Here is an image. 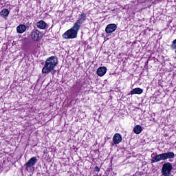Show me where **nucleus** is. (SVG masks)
<instances>
[{
	"label": "nucleus",
	"instance_id": "4468645a",
	"mask_svg": "<svg viewBox=\"0 0 176 176\" xmlns=\"http://www.w3.org/2000/svg\"><path fill=\"white\" fill-rule=\"evenodd\" d=\"M9 10L8 9H3L1 12H0V16H1V17H3V19H5V20H6V19H8V16H9Z\"/></svg>",
	"mask_w": 176,
	"mask_h": 176
},
{
	"label": "nucleus",
	"instance_id": "a211bd4d",
	"mask_svg": "<svg viewBox=\"0 0 176 176\" xmlns=\"http://www.w3.org/2000/svg\"><path fill=\"white\" fill-rule=\"evenodd\" d=\"M171 45H176V39H175Z\"/></svg>",
	"mask_w": 176,
	"mask_h": 176
},
{
	"label": "nucleus",
	"instance_id": "9b49d317",
	"mask_svg": "<svg viewBox=\"0 0 176 176\" xmlns=\"http://www.w3.org/2000/svg\"><path fill=\"white\" fill-rule=\"evenodd\" d=\"M26 30H27V28L25 27V25H23V24H20L16 28V32H18V34H24V32H25Z\"/></svg>",
	"mask_w": 176,
	"mask_h": 176
},
{
	"label": "nucleus",
	"instance_id": "dca6fc26",
	"mask_svg": "<svg viewBox=\"0 0 176 176\" xmlns=\"http://www.w3.org/2000/svg\"><path fill=\"white\" fill-rule=\"evenodd\" d=\"M94 170L96 171V173H98L100 171V168H98V166H96L94 168Z\"/></svg>",
	"mask_w": 176,
	"mask_h": 176
},
{
	"label": "nucleus",
	"instance_id": "423d86ee",
	"mask_svg": "<svg viewBox=\"0 0 176 176\" xmlns=\"http://www.w3.org/2000/svg\"><path fill=\"white\" fill-rule=\"evenodd\" d=\"M86 17H87V15L85 12H82L79 15V18L78 20L76 21L74 23V25H76L77 28L80 29V25H82V23H85L86 21Z\"/></svg>",
	"mask_w": 176,
	"mask_h": 176
},
{
	"label": "nucleus",
	"instance_id": "f03ea898",
	"mask_svg": "<svg viewBox=\"0 0 176 176\" xmlns=\"http://www.w3.org/2000/svg\"><path fill=\"white\" fill-rule=\"evenodd\" d=\"M152 155H155V156L151 159V163H157L160 160H167V159H174L175 157L174 152L164 153L158 155L156 153H153Z\"/></svg>",
	"mask_w": 176,
	"mask_h": 176
},
{
	"label": "nucleus",
	"instance_id": "0eeeda50",
	"mask_svg": "<svg viewBox=\"0 0 176 176\" xmlns=\"http://www.w3.org/2000/svg\"><path fill=\"white\" fill-rule=\"evenodd\" d=\"M31 37L33 41L39 42V40L42 38V33L39 30H34L32 32Z\"/></svg>",
	"mask_w": 176,
	"mask_h": 176
},
{
	"label": "nucleus",
	"instance_id": "ddd939ff",
	"mask_svg": "<svg viewBox=\"0 0 176 176\" xmlns=\"http://www.w3.org/2000/svg\"><path fill=\"white\" fill-rule=\"evenodd\" d=\"M130 93L131 95L142 94V93H144V90L140 87H138V88H135L133 90H131Z\"/></svg>",
	"mask_w": 176,
	"mask_h": 176
},
{
	"label": "nucleus",
	"instance_id": "20e7f679",
	"mask_svg": "<svg viewBox=\"0 0 176 176\" xmlns=\"http://www.w3.org/2000/svg\"><path fill=\"white\" fill-rule=\"evenodd\" d=\"M171 171H173V164L170 162H166L162 165L161 170L162 176H170Z\"/></svg>",
	"mask_w": 176,
	"mask_h": 176
},
{
	"label": "nucleus",
	"instance_id": "f3484780",
	"mask_svg": "<svg viewBox=\"0 0 176 176\" xmlns=\"http://www.w3.org/2000/svg\"><path fill=\"white\" fill-rule=\"evenodd\" d=\"M170 47L173 50H175V53H176V45H170Z\"/></svg>",
	"mask_w": 176,
	"mask_h": 176
},
{
	"label": "nucleus",
	"instance_id": "6e6552de",
	"mask_svg": "<svg viewBox=\"0 0 176 176\" xmlns=\"http://www.w3.org/2000/svg\"><path fill=\"white\" fill-rule=\"evenodd\" d=\"M116 28H118L116 24H109L106 26L105 32L106 34H112V32H115V31H116Z\"/></svg>",
	"mask_w": 176,
	"mask_h": 176
},
{
	"label": "nucleus",
	"instance_id": "39448f33",
	"mask_svg": "<svg viewBox=\"0 0 176 176\" xmlns=\"http://www.w3.org/2000/svg\"><path fill=\"white\" fill-rule=\"evenodd\" d=\"M36 162H38V159L36 157H33L29 160V162H26L25 164V170L28 173H31L32 171V167L36 164Z\"/></svg>",
	"mask_w": 176,
	"mask_h": 176
},
{
	"label": "nucleus",
	"instance_id": "f8f14e48",
	"mask_svg": "<svg viewBox=\"0 0 176 176\" xmlns=\"http://www.w3.org/2000/svg\"><path fill=\"white\" fill-rule=\"evenodd\" d=\"M46 26H47L46 23L43 20H41L36 23V27L40 30H46V28H46Z\"/></svg>",
	"mask_w": 176,
	"mask_h": 176
},
{
	"label": "nucleus",
	"instance_id": "f257e3e1",
	"mask_svg": "<svg viewBox=\"0 0 176 176\" xmlns=\"http://www.w3.org/2000/svg\"><path fill=\"white\" fill-rule=\"evenodd\" d=\"M57 63H58V60L56 56H51L46 59L44 66L42 69L43 74H53V71H54V68L57 67Z\"/></svg>",
	"mask_w": 176,
	"mask_h": 176
},
{
	"label": "nucleus",
	"instance_id": "1a4fd4ad",
	"mask_svg": "<svg viewBox=\"0 0 176 176\" xmlns=\"http://www.w3.org/2000/svg\"><path fill=\"white\" fill-rule=\"evenodd\" d=\"M122 140H123V138H122V135L119 133H116L113 137V142L116 145L120 144V142H122Z\"/></svg>",
	"mask_w": 176,
	"mask_h": 176
},
{
	"label": "nucleus",
	"instance_id": "2eb2a0df",
	"mask_svg": "<svg viewBox=\"0 0 176 176\" xmlns=\"http://www.w3.org/2000/svg\"><path fill=\"white\" fill-rule=\"evenodd\" d=\"M142 131V127L140 125H136L133 128V132L135 133V134H141Z\"/></svg>",
	"mask_w": 176,
	"mask_h": 176
},
{
	"label": "nucleus",
	"instance_id": "7ed1b4c3",
	"mask_svg": "<svg viewBox=\"0 0 176 176\" xmlns=\"http://www.w3.org/2000/svg\"><path fill=\"white\" fill-rule=\"evenodd\" d=\"M80 30L78 26L74 25L73 27L66 31L63 34V38L64 39H75L78 36V32Z\"/></svg>",
	"mask_w": 176,
	"mask_h": 176
},
{
	"label": "nucleus",
	"instance_id": "9d476101",
	"mask_svg": "<svg viewBox=\"0 0 176 176\" xmlns=\"http://www.w3.org/2000/svg\"><path fill=\"white\" fill-rule=\"evenodd\" d=\"M97 75L98 76H104L105 74H107V67H100L96 71Z\"/></svg>",
	"mask_w": 176,
	"mask_h": 176
}]
</instances>
